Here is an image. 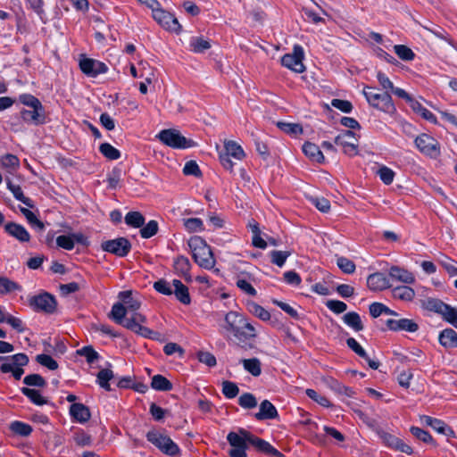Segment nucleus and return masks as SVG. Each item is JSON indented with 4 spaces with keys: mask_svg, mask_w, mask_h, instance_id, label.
Returning <instances> with one entry per match:
<instances>
[{
    "mask_svg": "<svg viewBox=\"0 0 457 457\" xmlns=\"http://www.w3.org/2000/svg\"><path fill=\"white\" fill-rule=\"evenodd\" d=\"M420 420L422 423L431 427L433 429H435L436 432L449 436L453 435V429L448 427L444 421L441 420L432 418L430 416L423 415L420 417Z\"/></svg>",
    "mask_w": 457,
    "mask_h": 457,
    "instance_id": "obj_23",
    "label": "nucleus"
},
{
    "mask_svg": "<svg viewBox=\"0 0 457 457\" xmlns=\"http://www.w3.org/2000/svg\"><path fill=\"white\" fill-rule=\"evenodd\" d=\"M410 107L418 114H420L423 119L432 122L436 123V116L428 109H426L422 104L416 99H412L409 104Z\"/></svg>",
    "mask_w": 457,
    "mask_h": 457,
    "instance_id": "obj_33",
    "label": "nucleus"
},
{
    "mask_svg": "<svg viewBox=\"0 0 457 457\" xmlns=\"http://www.w3.org/2000/svg\"><path fill=\"white\" fill-rule=\"evenodd\" d=\"M25 341L33 340L35 343H48V341H54L56 344L65 343L68 341L66 337H61L59 335H54V337L51 336L44 335L41 338H37L35 337L34 333L29 332L23 338Z\"/></svg>",
    "mask_w": 457,
    "mask_h": 457,
    "instance_id": "obj_39",
    "label": "nucleus"
},
{
    "mask_svg": "<svg viewBox=\"0 0 457 457\" xmlns=\"http://www.w3.org/2000/svg\"><path fill=\"white\" fill-rule=\"evenodd\" d=\"M303 151L304 154L313 162L322 163L325 161V157L322 152L320 151V147L313 143H304L303 145Z\"/></svg>",
    "mask_w": 457,
    "mask_h": 457,
    "instance_id": "obj_29",
    "label": "nucleus"
},
{
    "mask_svg": "<svg viewBox=\"0 0 457 457\" xmlns=\"http://www.w3.org/2000/svg\"><path fill=\"white\" fill-rule=\"evenodd\" d=\"M278 417L276 407L269 400H263L260 404L259 411L254 414L257 420H274Z\"/></svg>",
    "mask_w": 457,
    "mask_h": 457,
    "instance_id": "obj_22",
    "label": "nucleus"
},
{
    "mask_svg": "<svg viewBox=\"0 0 457 457\" xmlns=\"http://www.w3.org/2000/svg\"><path fill=\"white\" fill-rule=\"evenodd\" d=\"M422 305L428 311L434 312L443 317L449 304L444 303L440 299L428 297L423 300Z\"/></svg>",
    "mask_w": 457,
    "mask_h": 457,
    "instance_id": "obj_28",
    "label": "nucleus"
},
{
    "mask_svg": "<svg viewBox=\"0 0 457 457\" xmlns=\"http://www.w3.org/2000/svg\"><path fill=\"white\" fill-rule=\"evenodd\" d=\"M7 187L12 193L13 196L17 200L21 201V203H23L26 206H28L29 208L34 207L33 201L30 198L26 197L23 195V192L19 185H15V184H12L11 181H8Z\"/></svg>",
    "mask_w": 457,
    "mask_h": 457,
    "instance_id": "obj_37",
    "label": "nucleus"
},
{
    "mask_svg": "<svg viewBox=\"0 0 457 457\" xmlns=\"http://www.w3.org/2000/svg\"><path fill=\"white\" fill-rule=\"evenodd\" d=\"M151 386L157 391H170L172 389V384L162 375H154L152 378Z\"/></svg>",
    "mask_w": 457,
    "mask_h": 457,
    "instance_id": "obj_42",
    "label": "nucleus"
},
{
    "mask_svg": "<svg viewBox=\"0 0 457 457\" xmlns=\"http://www.w3.org/2000/svg\"><path fill=\"white\" fill-rule=\"evenodd\" d=\"M172 286L174 287L173 294L176 298L184 304H189L191 302L187 287H186L180 280L173 279Z\"/></svg>",
    "mask_w": 457,
    "mask_h": 457,
    "instance_id": "obj_30",
    "label": "nucleus"
},
{
    "mask_svg": "<svg viewBox=\"0 0 457 457\" xmlns=\"http://www.w3.org/2000/svg\"><path fill=\"white\" fill-rule=\"evenodd\" d=\"M410 431L417 439L428 444L433 443V438L428 431L414 426L410 428Z\"/></svg>",
    "mask_w": 457,
    "mask_h": 457,
    "instance_id": "obj_60",
    "label": "nucleus"
},
{
    "mask_svg": "<svg viewBox=\"0 0 457 457\" xmlns=\"http://www.w3.org/2000/svg\"><path fill=\"white\" fill-rule=\"evenodd\" d=\"M127 308H125L124 304L121 303H116L112 305L111 311L112 319L119 325L127 328V323L132 320L131 317H127L128 314Z\"/></svg>",
    "mask_w": 457,
    "mask_h": 457,
    "instance_id": "obj_21",
    "label": "nucleus"
},
{
    "mask_svg": "<svg viewBox=\"0 0 457 457\" xmlns=\"http://www.w3.org/2000/svg\"><path fill=\"white\" fill-rule=\"evenodd\" d=\"M191 268L188 258L180 255L174 261V269L178 275L184 278L186 281H191V276L189 270Z\"/></svg>",
    "mask_w": 457,
    "mask_h": 457,
    "instance_id": "obj_26",
    "label": "nucleus"
},
{
    "mask_svg": "<svg viewBox=\"0 0 457 457\" xmlns=\"http://www.w3.org/2000/svg\"><path fill=\"white\" fill-rule=\"evenodd\" d=\"M386 325L393 331H407L413 333L419 329V325L414 320L405 318L388 319L386 320Z\"/></svg>",
    "mask_w": 457,
    "mask_h": 457,
    "instance_id": "obj_17",
    "label": "nucleus"
},
{
    "mask_svg": "<svg viewBox=\"0 0 457 457\" xmlns=\"http://www.w3.org/2000/svg\"><path fill=\"white\" fill-rule=\"evenodd\" d=\"M100 153L109 160H117L120 157V153L109 143H103L99 146Z\"/></svg>",
    "mask_w": 457,
    "mask_h": 457,
    "instance_id": "obj_48",
    "label": "nucleus"
},
{
    "mask_svg": "<svg viewBox=\"0 0 457 457\" xmlns=\"http://www.w3.org/2000/svg\"><path fill=\"white\" fill-rule=\"evenodd\" d=\"M114 378L113 371L108 368L102 369L96 374V383L104 390L111 391L109 381Z\"/></svg>",
    "mask_w": 457,
    "mask_h": 457,
    "instance_id": "obj_34",
    "label": "nucleus"
},
{
    "mask_svg": "<svg viewBox=\"0 0 457 457\" xmlns=\"http://www.w3.org/2000/svg\"><path fill=\"white\" fill-rule=\"evenodd\" d=\"M228 329L230 330L238 340H251L257 335L256 328L247 321L241 314L229 312L225 316Z\"/></svg>",
    "mask_w": 457,
    "mask_h": 457,
    "instance_id": "obj_2",
    "label": "nucleus"
},
{
    "mask_svg": "<svg viewBox=\"0 0 457 457\" xmlns=\"http://www.w3.org/2000/svg\"><path fill=\"white\" fill-rule=\"evenodd\" d=\"M356 142L355 134L351 130H345L335 137V144L342 146L344 152L349 155H355L357 154Z\"/></svg>",
    "mask_w": 457,
    "mask_h": 457,
    "instance_id": "obj_15",
    "label": "nucleus"
},
{
    "mask_svg": "<svg viewBox=\"0 0 457 457\" xmlns=\"http://www.w3.org/2000/svg\"><path fill=\"white\" fill-rule=\"evenodd\" d=\"M367 285L372 291H382L391 287L389 279L381 272L370 274L367 278Z\"/></svg>",
    "mask_w": 457,
    "mask_h": 457,
    "instance_id": "obj_20",
    "label": "nucleus"
},
{
    "mask_svg": "<svg viewBox=\"0 0 457 457\" xmlns=\"http://www.w3.org/2000/svg\"><path fill=\"white\" fill-rule=\"evenodd\" d=\"M4 230L11 237H14L21 243H27L30 240V235L28 230L21 224L15 222H8L4 225Z\"/></svg>",
    "mask_w": 457,
    "mask_h": 457,
    "instance_id": "obj_19",
    "label": "nucleus"
},
{
    "mask_svg": "<svg viewBox=\"0 0 457 457\" xmlns=\"http://www.w3.org/2000/svg\"><path fill=\"white\" fill-rule=\"evenodd\" d=\"M188 246L192 252L195 262L202 268L211 270L215 265L211 247L200 237H192L188 240Z\"/></svg>",
    "mask_w": 457,
    "mask_h": 457,
    "instance_id": "obj_3",
    "label": "nucleus"
},
{
    "mask_svg": "<svg viewBox=\"0 0 457 457\" xmlns=\"http://www.w3.org/2000/svg\"><path fill=\"white\" fill-rule=\"evenodd\" d=\"M363 95L372 107L387 113H393L395 111L392 97L387 92L378 93L373 87H367L363 89Z\"/></svg>",
    "mask_w": 457,
    "mask_h": 457,
    "instance_id": "obj_6",
    "label": "nucleus"
},
{
    "mask_svg": "<svg viewBox=\"0 0 457 457\" xmlns=\"http://www.w3.org/2000/svg\"><path fill=\"white\" fill-rule=\"evenodd\" d=\"M351 349L359 356L363 358L369 364V366L373 369L377 370L379 366V362L370 359V357L367 354L365 350L362 348L361 345H348Z\"/></svg>",
    "mask_w": 457,
    "mask_h": 457,
    "instance_id": "obj_46",
    "label": "nucleus"
},
{
    "mask_svg": "<svg viewBox=\"0 0 457 457\" xmlns=\"http://www.w3.org/2000/svg\"><path fill=\"white\" fill-rule=\"evenodd\" d=\"M196 357L200 362L205 364L210 368L214 367L217 364V360L215 356L209 352L199 351L196 353Z\"/></svg>",
    "mask_w": 457,
    "mask_h": 457,
    "instance_id": "obj_58",
    "label": "nucleus"
},
{
    "mask_svg": "<svg viewBox=\"0 0 457 457\" xmlns=\"http://www.w3.org/2000/svg\"><path fill=\"white\" fill-rule=\"evenodd\" d=\"M415 145L422 154L432 158H436L440 154L439 143L428 134L417 137Z\"/></svg>",
    "mask_w": 457,
    "mask_h": 457,
    "instance_id": "obj_10",
    "label": "nucleus"
},
{
    "mask_svg": "<svg viewBox=\"0 0 457 457\" xmlns=\"http://www.w3.org/2000/svg\"><path fill=\"white\" fill-rule=\"evenodd\" d=\"M185 228L189 232H196L204 230L203 220L199 218H189L183 220Z\"/></svg>",
    "mask_w": 457,
    "mask_h": 457,
    "instance_id": "obj_55",
    "label": "nucleus"
},
{
    "mask_svg": "<svg viewBox=\"0 0 457 457\" xmlns=\"http://www.w3.org/2000/svg\"><path fill=\"white\" fill-rule=\"evenodd\" d=\"M10 429L21 436H29L32 432V427L21 421H13L10 424Z\"/></svg>",
    "mask_w": 457,
    "mask_h": 457,
    "instance_id": "obj_44",
    "label": "nucleus"
},
{
    "mask_svg": "<svg viewBox=\"0 0 457 457\" xmlns=\"http://www.w3.org/2000/svg\"><path fill=\"white\" fill-rule=\"evenodd\" d=\"M237 287L245 294L255 296L257 292L254 287L245 278H239L236 281Z\"/></svg>",
    "mask_w": 457,
    "mask_h": 457,
    "instance_id": "obj_62",
    "label": "nucleus"
},
{
    "mask_svg": "<svg viewBox=\"0 0 457 457\" xmlns=\"http://www.w3.org/2000/svg\"><path fill=\"white\" fill-rule=\"evenodd\" d=\"M21 117L23 121L34 125L43 124L46 121L44 107L31 108V110L23 109L21 112Z\"/></svg>",
    "mask_w": 457,
    "mask_h": 457,
    "instance_id": "obj_18",
    "label": "nucleus"
},
{
    "mask_svg": "<svg viewBox=\"0 0 457 457\" xmlns=\"http://www.w3.org/2000/svg\"><path fill=\"white\" fill-rule=\"evenodd\" d=\"M393 297L403 301H411L415 295L414 290L407 286H401L393 288Z\"/></svg>",
    "mask_w": 457,
    "mask_h": 457,
    "instance_id": "obj_35",
    "label": "nucleus"
},
{
    "mask_svg": "<svg viewBox=\"0 0 457 457\" xmlns=\"http://www.w3.org/2000/svg\"><path fill=\"white\" fill-rule=\"evenodd\" d=\"M241 362L244 369L254 377H258L262 373L261 361L257 358L243 359Z\"/></svg>",
    "mask_w": 457,
    "mask_h": 457,
    "instance_id": "obj_40",
    "label": "nucleus"
},
{
    "mask_svg": "<svg viewBox=\"0 0 457 457\" xmlns=\"http://www.w3.org/2000/svg\"><path fill=\"white\" fill-rule=\"evenodd\" d=\"M224 148H225L224 154H226L229 157H233L238 161L243 160L245 156V154L243 148L241 147V145H239L237 142H235L233 140L225 141Z\"/></svg>",
    "mask_w": 457,
    "mask_h": 457,
    "instance_id": "obj_31",
    "label": "nucleus"
},
{
    "mask_svg": "<svg viewBox=\"0 0 457 457\" xmlns=\"http://www.w3.org/2000/svg\"><path fill=\"white\" fill-rule=\"evenodd\" d=\"M378 436L386 446L391 447L396 451L404 453L408 455H411L413 453L412 448L409 445L405 444L402 439L396 437L395 436L385 431H380L378 433Z\"/></svg>",
    "mask_w": 457,
    "mask_h": 457,
    "instance_id": "obj_16",
    "label": "nucleus"
},
{
    "mask_svg": "<svg viewBox=\"0 0 457 457\" xmlns=\"http://www.w3.org/2000/svg\"><path fill=\"white\" fill-rule=\"evenodd\" d=\"M147 440L156 446L162 453L170 457H179L180 449L172 439L165 434L155 429L150 430L146 434Z\"/></svg>",
    "mask_w": 457,
    "mask_h": 457,
    "instance_id": "obj_4",
    "label": "nucleus"
},
{
    "mask_svg": "<svg viewBox=\"0 0 457 457\" xmlns=\"http://www.w3.org/2000/svg\"><path fill=\"white\" fill-rule=\"evenodd\" d=\"M23 383L29 386L44 387L46 385V380L38 374H30L24 378Z\"/></svg>",
    "mask_w": 457,
    "mask_h": 457,
    "instance_id": "obj_56",
    "label": "nucleus"
},
{
    "mask_svg": "<svg viewBox=\"0 0 457 457\" xmlns=\"http://www.w3.org/2000/svg\"><path fill=\"white\" fill-rule=\"evenodd\" d=\"M337 264L339 269L346 274H352L355 270V264L348 258L343 256L338 257L337 260Z\"/></svg>",
    "mask_w": 457,
    "mask_h": 457,
    "instance_id": "obj_57",
    "label": "nucleus"
},
{
    "mask_svg": "<svg viewBox=\"0 0 457 457\" xmlns=\"http://www.w3.org/2000/svg\"><path fill=\"white\" fill-rule=\"evenodd\" d=\"M37 361L39 364L48 368L51 370H54L58 368V363L50 355L38 354L37 356Z\"/></svg>",
    "mask_w": 457,
    "mask_h": 457,
    "instance_id": "obj_61",
    "label": "nucleus"
},
{
    "mask_svg": "<svg viewBox=\"0 0 457 457\" xmlns=\"http://www.w3.org/2000/svg\"><path fill=\"white\" fill-rule=\"evenodd\" d=\"M76 354L85 357L87 362L90 365L100 360V354L91 346L86 345L76 351Z\"/></svg>",
    "mask_w": 457,
    "mask_h": 457,
    "instance_id": "obj_36",
    "label": "nucleus"
},
{
    "mask_svg": "<svg viewBox=\"0 0 457 457\" xmlns=\"http://www.w3.org/2000/svg\"><path fill=\"white\" fill-rule=\"evenodd\" d=\"M271 262L276 264L278 267H282L287 259L291 255V252L289 251H271L270 253Z\"/></svg>",
    "mask_w": 457,
    "mask_h": 457,
    "instance_id": "obj_51",
    "label": "nucleus"
},
{
    "mask_svg": "<svg viewBox=\"0 0 457 457\" xmlns=\"http://www.w3.org/2000/svg\"><path fill=\"white\" fill-rule=\"evenodd\" d=\"M377 173L386 185H390L394 180L395 172L386 166L381 167Z\"/></svg>",
    "mask_w": 457,
    "mask_h": 457,
    "instance_id": "obj_63",
    "label": "nucleus"
},
{
    "mask_svg": "<svg viewBox=\"0 0 457 457\" xmlns=\"http://www.w3.org/2000/svg\"><path fill=\"white\" fill-rule=\"evenodd\" d=\"M222 393L227 398L232 399L238 395L239 388L234 382L224 381L222 383Z\"/></svg>",
    "mask_w": 457,
    "mask_h": 457,
    "instance_id": "obj_53",
    "label": "nucleus"
},
{
    "mask_svg": "<svg viewBox=\"0 0 457 457\" xmlns=\"http://www.w3.org/2000/svg\"><path fill=\"white\" fill-rule=\"evenodd\" d=\"M227 441L231 447L228 451L229 457H247L246 450L248 445H253L257 451L270 457H284V454L269 442L244 428L229 432L227 435Z\"/></svg>",
    "mask_w": 457,
    "mask_h": 457,
    "instance_id": "obj_1",
    "label": "nucleus"
},
{
    "mask_svg": "<svg viewBox=\"0 0 457 457\" xmlns=\"http://www.w3.org/2000/svg\"><path fill=\"white\" fill-rule=\"evenodd\" d=\"M29 361L27 355L23 353H17L12 356L5 357V362L0 366L3 373L12 372L14 378L19 380L24 373L22 366H25Z\"/></svg>",
    "mask_w": 457,
    "mask_h": 457,
    "instance_id": "obj_9",
    "label": "nucleus"
},
{
    "mask_svg": "<svg viewBox=\"0 0 457 457\" xmlns=\"http://www.w3.org/2000/svg\"><path fill=\"white\" fill-rule=\"evenodd\" d=\"M389 276L392 279L404 284H412L415 281V278L411 272L398 266H393L390 268Z\"/></svg>",
    "mask_w": 457,
    "mask_h": 457,
    "instance_id": "obj_27",
    "label": "nucleus"
},
{
    "mask_svg": "<svg viewBox=\"0 0 457 457\" xmlns=\"http://www.w3.org/2000/svg\"><path fill=\"white\" fill-rule=\"evenodd\" d=\"M158 231L157 221L152 220L145 226H142L140 235L143 238H150L154 236Z\"/></svg>",
    "mask_w": 457,
    "mask_h": 457,
    "instance_id": "obj_54",
    "label": "nucleus"
},
{
    "mask_svg": "<svg viewBox=\"0 0 457 457\" xmlns=\"http://www.w3.org/2000/svg\"><path fill=\"white\" fill-rule=\"evenodd\" d=\"M19 289L21 287L16 282L4 277L0 278V294L4 295Z\"/></svg>",
    "mask_w": 457,
    "mask_h": 457,
    "instance_id": "obj_52",
    "label": "nucleus"
},
{
    "mask_svg": "<svg viewBox=\"0 0 457 457\" xmlns=\"http://www.w3.org/2000/svg\"><path fill=\"white\" fill-rule=\"evenodd\" d=\"M79 64L81 71L88 77L94 78L108 71V67L105 63L85 56L79 59Z\"/></svg>",
    "mask_w": 457,
    "mask_h": 457,
    "instance_id": "obj_13",
    "label": "nucleus"
},
{
    "mask_svg": "<svg viewBox=\"0 0 457 457\" xmlns=\"http://www.w3.org/2000/svg\"><path fill=\"white\" fill-rule=\"evenodd\" d=\"M189 46L191 51L200 54L208 50L211 47V44L202 37H193L190 39Z\"/></svg>",
    "mask_w": 457,
    "mask_h": 457,
    "instance_id": "obj_38",
    "label": "nucleus"
},
{
    "mask_svg": "<svg viewBox=\"0 0 457 457\" xmlns=\"http://www.w3.org/2000/svg\"><path fill=\"white\" fill-rule=\"evenodd\" d=\"M438 341L439 343H456L457 333L453 328H445L439 333Z\"/></svg>",
    "mask_w": 457,
    "mask_h": 457,
    "instance_id": "obj_59",
    "label": "nucleus"
},
{
    "mask_svg": "<svg viewBox=\"0 0 457 457\" xmlns=\"http://www.w3.org/2000/svg\"><path fill=\"white\" fill-rule=\"evenodd\" d=\"M146 322L145 315L136 312L132 313V320L127 323V328L140 335L142 337L154 341H163L162 335L157 331L152 330L145 326L143 323Z\"/></svg>",
    "mask_w": 457,
    "mask_h": 457,
    "instance_id": "obj_7",
    "label": "nucleus"
},
{
    "mask_svg": "<svg viewBox=\"0 0 457 457\" xmlns=\"http://www.w3.org/2000/svg\"><path fill=\"white\" fill-rule=\"evenodd\" d=\"M303 50L300 46H295L293 54H286L281 58L283 66L297 72L302 73L305 67L303 63Z\"/></svg>",
    "mask_w": 457,
    "mask_h": 457,
    "instance_id": "obj_11",
    "label": "nucleus"
},
{
    "mask_svg": "<svg viewBox=\"0 0 457 457\" xmlns=\"http://www.w3.org/2000/svg\"><path fill=\"white\" fill-rule=\"evenodd\" d=\"M101 247L105 252L111 253L119 257H124L129 253L131 244L125 237H118L103 242Z\"/></svg>",
    "mask_w": 457,
    "mask_h": 457,
    "instance_id": "obj_12",
    "label": "nucleus"
},
{
    "mask_svg": "<svg viewBox=\"0 0 457 457\" xmlns=\"http://www.w3.org/2000/svg\"><path fill=\"white\" fill-rule=\"evenodd\" d=\"M248 312L260 319L262 321H268L270 320V313L265 308L258 304L253 301H249L246 303Z\"/></svg>",
    "mask_w": 457,
    "mask_h": 457,
    "instance_id": "obj_32",
    "label": "nucleus"
},
{
    "mask_svg": "<svg viewBox=\"0 0 457 457\" xmlns=\"http://www.w3.org/2000/svg\"><path fill=\"white\" fill-rule=\"evenodd\" d=\"M21 390V393L27 396L33 403L37 405H44L46 403V400L38 390L31 389L29 387H22Z\"/></svg>",
    "mask_w": 457,
    "mask_h": 457,
    "instance_id": "obj_43",
    "label": "nucleus"
},
{
    "mask_svg": "<svg viewBox=\"0 0 457 457\" xmlns=\"http://www.w3.org/2000/svg\"><path fill=\"white\" fill-rule=\"evenodd\" d=\"M343 320L347 326L351 327L356 331H360L363 328L361 317L357 312H347L344 315Z\"/></svg>",
    "mask_w": 457,
    "mask_h": 457,
    "instance_id": "obj_41",
    "label": "nucleus"
},
{
    "mask_svg": "<svg viewBox=\"0 0 457 457\" xmlns=\"http://www.w3.org/2000/svg\"><path fill=\"white\" fill-rule=\"evenodd\" d=\"M154 19L164 29L178 32L180 30V24L178 20L170 12L156 7L153 10Z\"/></svg>",
    "mask_w": 457,
    "mask_h": 457,
    "instance_id": "obj_14",
    "label": "nucleus"
},
{
    "mask_svg": "<svg viewBox=\"0 0 457 457\" xmlns=\"http://www.w3.org/2000/svg\"><path fill=\"white\" fill-rule=\"evenodd\" d=\"M70 413L79 423L87 422L91 417L89 409L83 403H72L70 407Z\"/></svg>",
    "mask_w": 457,
    "mask_h": 457,
    "instance_id": "obj_24",
    "label": "nucleus"
},
{
    "mask_svg": "<svg viewBox=\"0 0 457 457\" xmlns=\"http://www.w3.org/2000/svg\"><path fill=\"white\" fill-rule=\"evenodd\" d=\"M238 404L244 409H253L257 406V400L253 394L244 393L238 398Z\"/></svg>",
    "mask_w": 457,
    "mask_h": 457,
    "instance_id": "obj_50",
    "label": "nucleus"
},
{
    "mask_svg": "<svg viewBox=\"0 0 457 457\" xmlns=\"http://www.w3.org/2000/svg\"><path fill=\"white\" fill-rule=\"evenodd\" d=\"M278 128L284 131L285 133L292 136H296L298 134H301L303 132V128L298 123H289V122H283L278 121L277 122Z\"/></svg>",
    "mask_w": 457,
    "mask_h": 457,
    "instance_id": "obj_47",
    "label": "nucleus"
},
{
    "mask_svg": "<svg viewBox=\"0 0 457 457\" xmlns=\"http://www.w3.org/2000/svg\"><path fill=\"white\" fill-rule=\"evenodd\" d=\"M394 50L398 57L403 61H412L415 57L413 51L404 45H395L394 46Z\"/></svg>",
    "mask_w": 457,
    "mask_h": 457,
    "instance_id": "obj_49",
    "label": "nucleus"
},
{
    "mask_svg": "<svg viewBox=\"0 0 457 457\" xmlns=\"http://www.w3.org/2000/svg\"><path fill=\"white\" fill-rule=\"evenodd\" d=\"M127 225L133 228H141L145 223V217L139 212H129L125 216Z\"/></svg>",
    "mask_w": 457,
    "mask_h": 457,
    "instance_id": "obj_45",
    "label": "nucleus"
},
{
    "mask_svg": "<svg viewBox=\"0 0 457 457\" xmlns=\"http://www.w3.org/2000/svg\"><path fill=\"white\" fill-rule=\"evenodd\" d=\"M443 319L457 328V307L455 308L448 305Z\"/></svg>",
    "mask_w": 457,
    "mask_h": 457,
    "instance_id": "obj_64",
    "label": "nucleus"
},
{
    "mask_svg": "<svg viewBox=\"0 0 457 457\" xmlns=\"http://www.w3.org/2000/svg\"><path fill=\"white\" fill-rule=\"evenodd\" d=\"M118 297L122 302L121 303L124 304L125 308H127L128 312L130 311L136 313L141 306V302L132 296V291L130 290L120 292Z\"/></svg>",
    "mask_w": 457,
    "mask_h": 457,
    "instance_id": "obj_25",
    "label": "nucleus"
},
{
    "mask_svg": "<svg viewBox=\"0 0 457 457\" xmlns=\"http://www.w3.org/2000/svg\"><path fill=\"white\" fill-rule=\"evenodd\" d=\"M29 305L36 312L52 314L55 312L57 302L55 297L47 293L42 292L38 295H30L28 298Z\"/></svg>",
    "mask_w": 457,
    "mask_h": 457,
    "instance_id": "obj_8",
    "label": "nucleus"
},
{
    "mask_svg": "<svg viewBox=\"0 0 457 457\" xmlns=\"http://www.w3.org/2000/svg\"><path fill=\"white\" fill-rule=\"evenodd\" d=\"M156 137L164 145L175 149H187L194 147L196 144L189 138L185 137L175 129L161 130Z\"/></svg>",
    "mask_w": 457,
    "mask_h": 457,
    "instance_id": "obj_5",
    "label": "nucleus"
}]
</instances>
